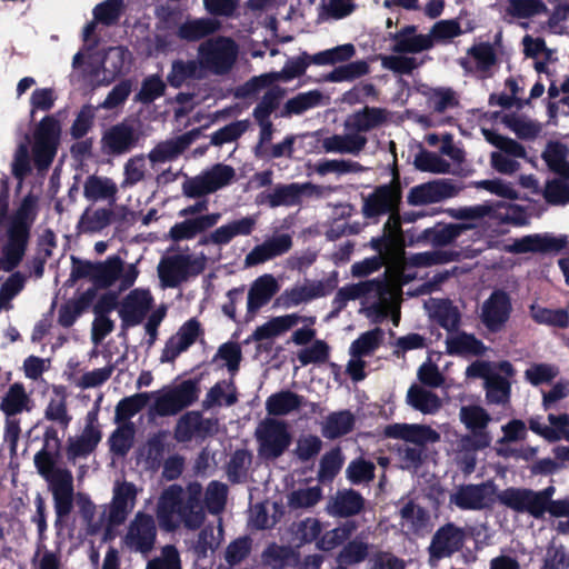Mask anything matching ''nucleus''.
Segmentation results:
<instances>
[{"instance_id": "35", "label": "nucleus", "mask_w": 569, "mask_h": 569, "mask_svg": "<svg viewBox=\"0 0 569 569\" xmlns=\"http://www.w3.org/2000/svg\"><path fill=\"white\" fill-rule=\"evenodd\" d=\"M279 289L280 284L272 274L266 273L258 277L248 291V311H258L271 300Z\"/></svg>"}, {"instance_id": "6", "label": "nucleus", "mask_w": 569, "mask_h": 569, "mask_svg": "<svg viewBox=\"0 0 569 569\" xmlns=\"http://www.w3.org/2000/svg\"><path fill=\"white\" fill-rule=\"evenodd\" d=\"M207 264L204 253L179 252L168 254L158 263L157 272L161 287L176 288L191 277L200 274Z\"/></svg>"}, {"instance_id": "29", "label": "nucleus", "mask_w": 569, "mask_h": 569, "mask_svg": "<svg viewBox=\"0 0 569 569\" xmlns=\"http://www.w3.org/2000/svg\"><path fill=\"white\" fill-rule=\"evenodd\" d=\"M138 488L132 482L117 481L110 505L109 521L113 525L122 523L136 506Z\"/></svg>"}, {"instance_id": "47", "label": "nucleus", "mask_w": 569, "mask_h": 569, "mask_svg": "<svg viewBox=\"0 0 569 569\" xmlns=\"http://www.w3.org/2000/svg\"><path fill=\"white\" fill-rule=\"evenodd\" d=\"M432 48L431 36L417 34L407 29L396 34L392 51L397 53H419Z\"/></svg>"}, {"instance_id": "53", "label": "nucleus", "mask_w": 569, "mask_h": 569, "mask_svg": "<svg viewBox=\"0 0 569 569\" xmlns=\"http://www.w3.org/2000/svg\"><path fill=\"white\" fill-rule=\"evenodd\" d=\"M152 395L150 392H140L121 399L114 409V422H130L129 420L148 405Z\"/></svg>"}, {"instance_id": "55", "label": "nucleus", "mask_w": 569, "mask_h": 569, "mask_svg": "<svg viewBox=\"0 0 569 569\" xmlns=\"http://www.w3.org/2000/svg\"><path fill=\"white\" fill-rule=\"evenodd\" d=\"M323 94L319 90L301 92L284 103L280 112V117L288 118L293 114H301L312 108L320 106Z\"/></svg>"}, {"instance_id": "18", "label": "nucleus", "mask_w": 569, "mask_h": 569, "mask_svg": "<svg viewBox=\"0 0 569 569\" xmlns=\"http://www.w3.org/2000/svg\"><path fill=\"white\" fill-rule=\"evenodd\" d=\"M496 501V487L491 482L459 487L450 502L460 509L479 510L491 507Z\"/></svg>"}, {"instance_id": "44", "label": "nucleus", "mask_w": 569, "mask_h": 569, "mask_svg": "<svg viewBox=\"0 0 569 569\" xmlns=\"http://www.w3.org/2000/svg\"><path fill=\"white\" fill-rule=\"evenodd\" d=\"M300 320L301 315L298 313L273 317L262 326H259L252 337L257 341L278 337L300 325Z\"/></svg>"}, {"instance_id": "11", "label": "nucleus", "mask_w": 569, "mask_h": 569, "mask_svg": "<svg viewBox=\"0 0 569 569\" xmlns=\"http://www.w3.org/2000/svg\"><path fill=\"white\" fill-rule=\"evenodd\" d=\"M236 178V170L228 164L217 163L182 183V193L188 198H200L229 186Z\"/></svg>"}, {"instance_id": "42", "label": "nucleus", "mask_w": 569, "mask_h": 569, "mask_svg": "<svg viewBox=\"0 0 569 569\" xmlns=\"http://www.w3.org/2000/svg\"><path fill=\"white\" fill-rule=\"evenodd\" d=\"M303 403L302 396L290 390H281L267 398L266 410L271 416H288L299 410Z\"/></svg>"}, {"instance_id": "39", "label": "nucleus", "mask_w": 569, "mask_h": 569, "mask_svg": "<svg viewBox=\"0 0 569 569\" xmlns=\"http://www.w3.org/2000/svg\"><path fill=\"white\" fill-rule=\"evenodd\" d=\"M387 120V112L380 108L366 107L360 111L350 114L343 123L345 130H351L352 132H365L370 131Z\"/></svg>"}, {"instance_id": "21", "label": "nucleus", "mask_w": 569, "mask_h": 569, "mask_svg": "<svg viewBox=\"0 0 569 569\" xmlns=\"http://www.w3.org/2000/svg\"><path fill=\"white\" fill-rule=\"evenodd\" d=\"M385 244V237L373 238L371 240V246L378 252V256L355 263L352 266V274L356 277H363L376 271L383 264H387L386 274L401 270L400 267L402 259L405 258V250L402 249L400 257L396 259L391 253H389Z\"/></svg>"}, {"instance_id": "26", "label": "nucleus", "mask_w": 569, "mask_h": 569, "mask_svg": "<svg viewBox=\"0 0 569 569\" xmlns=\"http://www.w3.org/2000/svg\"><path fill=\"white\" fill-rule=\"evenodd\" d=\"M498 370L485 382L486 399L489 403L507 405L511 395L510 379L515 369L509 361L497 362Z\"/></svg>"}, {"instance_id": "54", "label": "nucleus", "mask_w": 569, "mask_h": 569, "mask_svg": "<svg viewBox=\"0 0 569 569\" xmlns=\"http://www.w3.org/2000/svg\"><path fill=\"white\" fill-rule=\"evenodd\" d=\"M237 389L232 380H222L209 389L203 400V407L209 409L217 406L230 407L237 402Z\"/></svg>"}, {"instance_id": "34", "label": "nucleus", "mask_w": 569, "mask_h": 569, "mask_svg": "<svg viewBox=\"0 0 569 569\" xmlns=\"http://www.w3.org/2000/svg\"><path fill=\"white\" fill-rule=\"evenodd\" d=\"M221 214L218 212L200 216L193 219H186L173 224L168 237L173 241L193 239L199 232H202L218 223Z\"/></svg>"}, {"instance_id": "59", "label": "nucleus", "mask_w": 569, "mask_h": 569, "mask_svg": "<svg viewBox=\"0 0 569 569\" xmlns=\"http://www.w3.org/2000/svg\"><path fill=\"white\" fill-rule=\"evenodd\" d=\"M569 149L560 142H549L542 153L548 167L563 178H569Z\"/></svg>"}, {"instance_id": "52", "label": "nucleus", "mask_w": 569, "mask_h": 569, "mask_svg": "<svg viewBox=\"0 0 569 569\" xmlns=\"http://www.w3.org/2000/svg\"><path fill=\"white\" fill-rule=\"evenodd\" d=\"M355 426V416L348 411H337L330 413L322 422L321 432L325 438L336 439L352 430Z\"/></svg>"}, {"instance_id": "19", "label": "nucleus", "mask_w": 569, "mask_h": 569, "mask_svg": "<svg viewBox=\"0 0 569 569\" xmlns=\"http://www.w3.org/2000/svg\"><path fill=\"white\" fill-rule=\"evenodd\" d=\"M153 303L149 289L136 288L131 290L119 305V317L126 327L141 323Z\"/></svg>"}, {"instance_id": "31", "label": "nucleus", "mask_w": 569, "mask_h": 569, "mask_svg": "<svg viewBox=\"0 0 569 569\" xmlns=\"http://www.w3.org/2000/svg\"><path fill=\"white\" fill-rule=\"evenodd\" d=\"M34 407L31 393L21 382H13L8 387L0 399V411L4 417H17L30 412Z\"/></svg>"}, {"instance_id": "3", "label": "nucleus", "mask_w": 569, "mask_h": 569, "mask_svg": "<svg viewBox=\"0 0 569 569\" xmlns=\"http://www.w3.org/2000/svg\"><path fill=\"white\" fill-rule=\"evenodd\" d=\"M400 199V184L398 179H393L391 183L378 187L371 194L365 198L362 206V213L367 218L389 214L381 237H385V246L396 259L400 257L403 242L398 214Z\"/></svg>"}, {"instance_id": "43", "label": "nucleus", "mask_w": 569, "mask_h": 569, "mask_svg": "<svg viewBox=\"0 0 569 569\" xmlns=\"http://www.w3.org/2000/svg\"><path fill=\"white\" fill-rule=\"evenodd\" d=\"M363 507L362 497L355 490L338 491L327 505L331 516L348 517L358 513Z\"/></svg>"}, {"instance_id": "61", "label": "nucleus", "mask_w": 569, "mask_h": 569, "mask_svg": "<svg viewBox=\"0 0 569 569\" xmlns=\"http://www.w3.org/2000/svg\"><path fill=\"white\" fill-rule=\"evenodd\" d=\"M400 517L401 528L407 532L417 533L428 527V513L412 502H408L400 509Z\"/></svg>"}, {"instance_id": "30", "label": "nucleus", "mask_w": 569, "mask_h": 569, "mask_svg": "<svg viewBox=\"0 0 569 569\" xmlns=\"http://www.w3.org/2000/svg\"><path fill=\"white\" fill-rule=\"evenodd\" d=\"M292 247V238L288 233L273 236L256 246L244 258V266L252 267L287 253Z\"/></svg>"}, {"instance_id": "58", "label": "nucleus", "mask_w": 569, "mask_h": 569, "mask_svg": "<svg viewBox=\"0 0 569 569\" xmlns=\"http://www.w3.org/2000/svg\"><path fill=\"white\" fill-rule=\"evenodd\" d=\"M130 62V53L122 47L110 48L102 60V69L106 73L107 82L112 81L118 74L123 72Z\"/></svg>"}, {"instance_id": "40", "label": "nucleus", "mask_w": 569, "mask_h": 569, "mask_svg": "<svg viewBox=\"0 0 569 569\" xmlns=\"http://www.w3.org/2000/svg\"><path fill=\"white\" fill-rule=\"evenodd\" d=\"M496 60L493 47L488 42H480L468 49L467 58L462 59L460 64L467 71L475 69L483 73L496 63Z\"/></svg>"}, {"instance_id": "56", "label": "nucleus", "mask_w": 569, "mask_h": 569, "mask_svg": "<svg viewBox=\"0 0 569 569\" xmlns=\"http://www.w3.org/2000/svg\"><path fill=\"white\" fill-rule=\"evenodd\" d=\"M530 317L539 325L557 328H567L569 326V310L566 308L550 309L538 303L529 307Z\"/></svg>"}, {"instance_id": "9", "label": "nucleus", "mask_w": 569, "mask_h": 569, "mask_svg": "<svg viewBox=\"0 0 569 569\" xmlns=\"http://www.w3.org/2000/svg\"><path fill=\"white\" fill-rule=\"evenodd\" d=\"M257 452L261 459L274 460L283 455L291 443V435L284 421L264 418L254 430Z\"/></svg>"}, {"instance_id": "62", "label": "nucleus", "mask_w": 569, "mask_h": 569, "mask_svg": "<svg viewBox=\"0 0 569 569\" xmlns=\"http://www.w3.org/2000/svg\"><path fill=\"white\" fill-rule=\"evenodd\" d=\"M302 189L296 183L278 187L272 192L262 196L259 202H267L271 208L293 206L298 203Z\"/></svg>"}, {"instance_id": "14", "label": "nucleus", "mask_w": 569, "mask_h": 569, "mask_svg": "<svg viewBox=\"0 0 569 569\" xmlns=\"http://www.w3.org/2000/svg\"><path fill=\"white\" fill-rule=\"evenodd\" d=\"M157 527L152 516L138 511L121 539L122 548L147 556L154 547Z\"/></svg>"}, {"instance_id": "60", "label": "nucleus", "mask_w": 569, "mask_h": 569, "mask_svg": "<svg viewBox=\"0 0 569 569\" xmlns=\"http://www.w3.org/2000/svg\"><path fill=\"white\" fill-rule=\"evenodd\" d=\"M383 340V331L379 328L366 331L349 347V356L361 358L369 357L380 347Z\"/></svg>"}, {"instance_id": "57", "label": "nucleus", "mask_w": 569, "mask_h": 569, "mask_svg": "<svg viewBox=\"0 0 569 569\" xmlns=\"http://www.w3.org/2000/svg\"><path fill=\"white\" fill-rule=\"evenodd\" d=\"M447 349L450 353L457 355H482L487 347L473 335L459 332L447 338Z\"/></svg>"}, {"instance_id": "41", "label": "nucleus", "mask_w": 569, "mask_h": 569, "mask_svg": "<svg viewBox=\"0 0 569 569\" xmlns=\"http://www.w3.org/2000/svg\"><path fill=\"white\" fill-rule=\"evenodd\" d=\"M475 228V223H449L423 230L419 240H426L432 246L442 247L450 244L463 232Z\"/></svg>"}, {"instance_id": "51", "label": "nucleus", "mask_w": 569, "mask_h": 569, "mask_svg": "<svg viewBox=\"0 0 569 569\" xmlns=\"http://www.w3.org/2000/svg\"><path fill=\"white\" fill-rule=\"evenodd\" d=\"M458 257V253L451 250H432L427 252H421L412 256L409 259V262L403 263L401 262V270H403V277L402 279L410 281L412 277L409 273H406L408 266H416V267H430L436 264H442L450 261L456 260Z\"/></svg>"}, {"instance_id": "27", "label": "nucleus", "mask_w": 569, "mask_h": 569, "mask_svg": "<svg viewBox=\"0 0 569 569\" xmlns=\"http://www.w3.org/2000/svg\"><path fill=\"white\" fill-rule=\"evenodd\" d=\"M566 237H553L548 233L528 234L505 244L503 250L510 253L559 251L566 246Z\"/></svg>"}, {"instance_id": "12", "label": "nucleus", "mask_w": 569, "mask_h": 569, "mask_svg": "<svg viewBox=\"0 0 569 569\" xmlns=\"http://www.w3.org/2000/svg\"><path fill=\"white\" fill-rule=\"evenodd\" d=\"M152 393L153 411L159 416H173L198 399L199 388L194 381L186 380Z\"/></svg>"}, {"instance_id": "1", "label": "nucleus", "mask_w": 569, "mask_h": 569, "mask_svg": "<svg viewBox=\"0 0 569 569\" xmlns=\"http://www.w3.org/2000/svg\"><path fill=\"white\" fill-rule=\"evenodd\" d=\"M403 270L385 274L382 279L362 281L340 288L335 302L341 308L349 300H359L369 315L385 317L391 315L393 325L399 322V306L401 287L408 282L403 280Z\"/></svg>"}, {"instance_id": "64", "label": "nucleus", "mask_w": 569, "mask_h": 569, "mask_svg": "<svg viewBox=\"0 0 569 569\" xmlns=\"http://www.w3.org/2000/svg\"><path fill=\"white\" fill-rule=\"evenodd\" d=\"M261 101L253 110V117L257 121H270L271 113L278 108L280 100L284 96V90L280 87L267 86Z\"/></svg>"}, {"instance_id": "63", "label": "nucleus", "mask_w": 569, "mask_h": 569, "mask_svg": "<svg viewBox=\"0 0 569 569\" xmlns=\"http://www.w3.org/2000/svg\"><path fill=\"white\" fill-rule=\"evenodd\" d=\"M356 54V48L352 43L340 44L318 53L312 54V61L316 66H329L347 62Z\"/></svg>"}, {"instance_id": "38", "label": "nucleus", "mask_w": 569, "mask_h": 569, "mask_svg": "<svg viewBox=\"0 0 569 569\" xmlns=\"http://www.w3.org/2000/svg\"><path fill=\"white\" fill-rule=\"evenodd\" d=\"M549 425L542 423L538 420H530V429L543 437L546 440L555 442L566 440L569 442V415H548Z\"/></svg>"}, {"instance_id": "8", "label": "nucleus", "mask_w": 569, "mask_h": 569, "mask_svg": "<svg viewBox=\"0 0 569 569\" xmlns=\"http://www.w3.org/2000/svg\"><path fill=\"white\" fill-rule=\"evenodd\" d=\"M306 142L309 152H319L321 146L323 152L340 154H359L366 147L368 139L365 134L346 130L342 134L325 136L322 130L305 133L299 137Z\"/></svg>"}, {"instance_id": "45", "label": "nucleus", "mask_w": 569, "mask_h": 569, "mask_svg": "<svg viewBox=\"0 0 569 569\" xmlns=\"http://www.w3.org/2000/svg\"><path fill=\"white\" fill-rule=\"evenodd\" d=\"M407 403L423 415H436L442 407L441 399L421 386H411L407 392Z\"/></svg>"}, {"instance_id": "15", "label": "nucleus", "mask_w": 569, "mask_h": 569, "mask_svg": "<svg viewBox=\"0 0 569 569\" xmlns=\"http://www.w3.org/2000/svg\"><path fill=\"white\" fill-rule=\"evenodd\" d=\"M60 134L59 122L53 117L43 118L34 131L33 160L39 170H46L56 156Z\"/></svg>"}, {"instance_id": "46", "label": "nucleus", "mask_w": 569, "mask_h": 569, "mask_svg": "<svg viewBox=\"0 0 569 569\" xmlns=\"http://www.w3.org/2000/svg\"><path fill=\"white\" fill-rule=\"evenodd\" d=\"M204 76L206 71L199 59L188 61L177 60L172 62L167 80L172 87L179 88L189 80L201 79Z\"/></svg>"}, {"instance_id": "50", "label": "nucleus", "mask_w": 569, "mask_h": 569, "mask_svg": "<svg viewBox=\"0 0 569 569\" xmlns=\"http://www.w3.org/2000/svg\"><path fill=\"white\" fill-rule=\"evenodd\" d=\"M220 28V22L213 18L190 19L178 28L179 38L187 41H196L214 33Z\"/></svg>"}, {"instance_id": "33", "label": "nucleus", "mask_w": 569, "mask_h": 569, "mask_svg": "<svg viewBox=\"0 0 569 569\" xmlns=\"http://www.w3.org/2000/svg\"><path fill=\"white\" fill-rule=\"evenodd\" d=\"M199 136L198 131H190L173 139L160 142L148 154L151 163H163L176 159Z\"/></svg>"}, {"instance_id": "48", "label": "nucleus", "mask_w": 569, "mask_h": 569, "mask_svg": "<svg viewBox=\"0 0 569 569\" xmlns=\"http://www.w3.org/2000/svg\"><path fill=\"white\" fill-rule=\"evenodd\" d=\"M496 117H500L501 123L520 139H532L537 137L541 130L538 122L521 113H497Z\"/></svg>"}, {"instance_id": "7", "label": "nucleus", "mask_w": 569, "mask_h": 569, "mask_svg": "<svg viewBox=\"0 0 569 569\" xmlns=\"http://www.w3.org/2000/svg\"><path fill=\"white\" fill-rule=\"evenodd\" d=\"M238 53V44L229 37H213L198 47V59L206 73L217 76L226 74L233 68Z\"/></svg>"}, {"instance_id": "22", "label": "nucleus", "mask_w": 569, "mask_h": 569, "mask_svg": "<svg viewBox=\"0 0 569 569\" xmlns=\"http://www.w3.org/2000/svg\"><path fill=\"white\" fill-rule=\"evenodd\" d=\"M102 435L98 423V412L90 411L86 417V427L81 435L70 438L68 441L67 456L69 460L90 455L101 441Z\"/></svg>"}, {"instance_id": "32", "label": "nucleus", "mask_w": 569, "mask_h": 569, "mask_svg": "<svg viewBox=\"0 0 569 569\" xmlns=\"http://www.w3.org/2000/svg\"><path fill=\"white\" fill-rule=\"evenodd\" d=\"M137 136L132 127L119 123L108 129L101 139L104 152L109 154H122L128 152L137 142Z\"/></svg>"}, {"instance_id": "36", "label": "nucleus", "mask_w": 569, "mask_h": 569, "mask_svg": "<svg viewBox=\"0 0 569 569\" xmlns=\"http://www.w3.org/2000/svg\"><path fill=\"white\" fill-rule=\"evenodd\" d=\"M118 184L106 176H89L83 183V197L93 202L107 201L114 203L118 194Z\"/></svg>"}, {"instance_id": "5", "label": "nucleus", "mask_w": 569, "mask_h": 569, "mask_svg": "<svg viewBox=\"0 0 569 569\" xmlns=\"http://www.w3.org/2000/svg\"><path fill=\"white\" fill-rule=\"evenodd\" d=\"M33 463L52 493L57 518L59 520L64 518L73 508L74 486L71 471L57 467L51 453L44 449L34 455Z\"/></svg>"}, {"instance_id": "13", "label": "nucleus", "mask_w": 569, "mask_h": 569, "mask_svg": "<svg viewBox=\"0 0 569 569\" xmlns=\"http://www.w3.org/2000/svg\"><path fill=\"white\" fill-rule=\"evenodd\" d=\"M459 420L471 432L462 437L465 448L485 449L491 445L492 437L487 431L491 417L485 408L477 405L462 406L459 410Z\"/></svg>"}, {"instance_id": "25", "label": "nucleus", "mask_w": 569, "mask_h": 569, "mask_svg": "<svg viewBox=\"0 0 569 569\" xmlns=\"http://www.w3.org/2000/svg\"><path fill=\"white\" fill-rule=\"evenodd\" d=\"M329 292L323 281L306 280L286 289L276 299V306L282 309H291L313 299L326 296Z\"/></svg>"}, {"instance_id": "28", "label": "nucleus", "mask_w": 569, "mask_h": 569, "mask_svg": "<svg viewBox=\"0 0 569 569\" xmlns=\"http://www.w3.org/2000/svg\"><path fill=\"white\" fill-rule=\"evenodd\" d=\"M201 333L200 323L196 319H190L184 322L178 331L171 336L164 345L161 352V362H171L180 353L184 352L190 346L194 343Z\"/></svg>"}, {"instance_id": "37", "label": "nucleus", "mask_w": 569, "mask_h": 569, "mask_svg": "<svg viewBox=\"0 0 569 569\" xmlns=\"http://www.w3.org/2000/svg\"><path fill=\"white\" fill-rule=\"evenodd\" d=\"M496 500L516 512H528L535 518H539L533 499V491L525 488H508L497 493Z\"/></svg>"}, {"instance_id": "4", "label": "nucleus", "mask_w": 569, "mask_h": 569, "mask_svg": "<svg viewBox=\"0 0 569 569\" xmlns=\"http://www.w3.org/2000/svg\"><path fill=\"white\" fill-rule=\"evenodd\" d=\"M38 197L28 193L20 207L9 218L2 243V269L11 271L22 261L30 237V228L37 216Z\"/></svg>"}, {"instance_id": "49", "label": "nucleus", "mask_w": 569, "mask_h": 569, "mask_svg": "<svg viewBox=\"0 0 569 569\" xmlns=\"http://www.w3.org/2000/svg\"><path fill=\"white\" fill-rule=\"evenodd\" d=\"M425 308L436 319L441 327L447 330H453L458 327L460 315L456 307L446 300L429 299L425 302Z\"/></svg>"}, {"instance_id": "23", "label": "nucleus", "mask_w": 569, "mask_h": 569, "mask_svg": "<svg viewBox=\"0 0 569 569\" xmlns=\"http://www.w3.org/2000/svg\"><path fill=\"white\" fill-rule=\"evenodd\" d=\"M385 435L389 438L400 439L423 448L429 443L440 441V433L428 425L420 423H393L385 428Z\"/></svg>"}, {"instance_id": "2", "label": "nucleus", "mask_w": 569, "mask_h": 569, "mask_svg": "<svg viewBox=\"0 0 569 569\" xmlns=\"http://www.w3.org/2000/svg\"><path fill=\"white\" fill-rule=\"evenodd\" d=\"M202 487L192 482L186 489L178 485L166 488L157 502L156 515L162 530L171 532L181 526L197 530L206 519L201 503Z\"/></svg>"}, {"instance_id": "20", "label": "nucleus", "mask_w": 569, "mask_h": 569, "mask_svg": "<svg viewBox=\"0 0 569 569\" xmlns=\"http://www.w3.org/2000/svg\"><path fill=\"white\" fill-rule=\"evenodd\" d=\"M458 192V188L449 180L439 179L411 188L407 200L412 206H427L452 198Z\"/></svg>"}, {"instance_id": "24", "label": "nucleus", "mask_w": 569, "mask_h": 569, "mask_svg": "<svg viewBox=\"0 0 569 569\" xmlns=\"http://www.w3.org/2000/svg\"><path fill=\"white\" fill-rule=\"evenodd\" d=\"M463 538V530L452 523L438 529L429 546V563L436 567L439 559L456 552L461 547Z\"/></svg>"}, {"instance_id": "16", "label": "nucleus", "mask_w": 569, "mask_h": 569, "mask_svg": "<svg viewBox=\"0 0 569 569\" xmlns=\"http://www.w3.org/2000/svg\"><path fill=\"white\" fill-rule=\"evenodd\" d=\"M312 54L302 52L296 58L289 59L284 67L278 72H270L252 78L242 90L244 94H256L262 88L270 86L274 81H290L302 76L310 64H313Z\"/></svg>"}, {"instance_id": "10", "label": "nucleus", "mask_w": 569, "mask_h": 569, "mask_svg": "<svg viewBox=\"0 0 569 569\" xmlns=\"http://www.w3.org/2000/svg\"><path fill=\"white\" fill-rule=\"evenodd\" d=\"M89 274L93 282L101 288H109L119 280V290L132 287L139 277L136 263H124L118 256L109 257L103 262L90 267Z\"/></svg>"}, {"instance_id": "17", "label": "nucleus", "mask_w": 569, "mask_h": 569, "mask_svg": "<svg viewBox=\"0 0 569 569\" xmlns=\"http://www.w3.org/2000/svg\"><path fill=\"white\" fill-rule=\"evenodd\" d=\"M511 311L510 296L506 291L497 289L482 302L479 317L490 332H499L508 323Z\"/></svg>"}]
</instances>
